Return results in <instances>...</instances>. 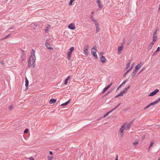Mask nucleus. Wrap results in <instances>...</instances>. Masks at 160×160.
<instances>
[{"label": "nucleus", "instance_id": "obj_1", "mask_svg": "<svg viewBox=\"0 0 160 160\" xmlns=\"http://www.w3.org/2000/svg\"><path fill=\"white\" fill-rule=\"evenodd\" d=\"M35 53V50L34 49H32L30 52L31 55L29 56L28 61V64L29 67L31 66L32 68H34L35 67V62L36 60Z\"/></svg>", "mask_w": 160, "mask_h": 160}, {"label": "nucleus", "instance_id": "obj_2", "mask_svg": "<svg viewBox=\"0 0 160 160\" xmlns=\"http://www.w3.org/2000/svg\"><path fill=\"white\" fill-rule=\"evenodd\" d=\"M126 125V123H124L122 124L119 129V133L120 134L121 136L122 137L123 136V132L124 130H126L125 126Z\"/></svg>", "mask_w": 160, "mask_h": 160}, {"label": "nucleus", "instance_id": "obj_3", "mask_svg": "<svg viewBox=\"0 0 160 160\" xmlns=\"http://www.w3.org/2000/svg\"><path fill=\"white\" fill-rule=\"evenodd\" d=\"M74 49V47H72L69 49L67 53V58L69 60L71 59V54Z\"/></svg>", "mask_w": 160, "mask_h": 160}, {"label": "nucleus", "instance_id": "obj_4", "mask_svg": "<svg viewBox=\"0 0 160 160\" xmlns=\"http://www.w3.org/2000/svg\"><path fill=\"white\" fill-rule=\"evenodd\" d=\"M96 48L97 47L95 46L91 50V53L96 59H97L98 58V56L96 53L97 52Z\"/></svg>", "mask_w": 160, "mask_h": 160}, {"label": "nucleus", "instance_id": "obj_5", "mask_svg": "<svg viewBox=\"0 0 160 160\" xmlns=\"http://www.w3.org/2000/svg\"><path fill=\"white\" fill-rule=\"evenodd\" d=\"M50 39H47L46 40V42L45 43V45L48 49H50L51 50H53V48L50 46V45L49 44V42H50Z\"/></svg>", "mask_w": 160, "mask_h": 160}, {"label": "nucleus", "instance_id": "obj_6", "mask_svg": "<svg viewBox=\"0 0 160 160\" xmlns=\"http://www.w3.org/2000/svg\"><path fill=\"white\" fill-rule=\"evenodd\" d=\"M88 48L89 46L88 45L85 46L83 48L84 53L86 56H87L88 54Z\"/></svg>", "mask_w": 160, "mask_h": 160}, {"label": "nucleus", "instance_id": "obj_7", "mask_svg": "<svg viewBox=\"0 0 160 160\" xmlns=\"http://www.w3.org/2000/svg\"><path fill=\"white\" fill-rule=\"evenodd\" d=\"M159 91L158 89H156L151 92L148 95V97L153 96L156 94Z\"/></svg>", "mask_w": 160, "mask_h": 160}, {"label": "nucleus", "instance_id": "obj_8", "mask_svg": "<svg viewBox=\"0 0 160 160\" xmlns=\"http://www.w3.org/2000/svg\"><path fill=\"white\" fill-rule=\"evenodd\" d=\"M157 39V32H155L152 36V42L155 43Z\"/></svg>", "mask_w": 160, "mask_h": 160}, {"label": "nucleus", "instance_id": "obj_9", "mask_svg": "<svg viewBox=\"0 0 160 160\" xmlns=\"http://www.w3.org/2000/svg\"><path fill=\"white\" fill-rule=\"evenodd\" d=\"M142 64L143 63L142 62H140L139 63L137 66H136L134 69L138 71V69L141 68L142 66Z\"/></svg>", "mask_w": 160, "mask_h": 160}, {"label": "nucleus", "instance_id": "obj_10", "mask_svg": "<svg viewBox=\"0 0 160 160\" xmlns=\"http://www.w3.org/2000/svg\"><path fill=\"white\" fill-rule=\"evenodd\" d=\"M126 92H125V91L124 90H123L121 91L119 94L116 96L115 97V98H118L119 97H122L123 96V94L125 93H126Z\"/></svg>", "mask_w": 160, "mask_h": 160}, {"label": "nucleus", "instance_id": "obj_11", "mask_svg": "<svg viewBox=\"0 0 160 160\" xmlns=\"http://www.w3.org/2000/svg\"><path fill=\"white\" fill-rule=\"evenodd\" d=\"M123 46H119L118 47V54H120L121 53V51L123 49Z\"/></svg>", "mask_w": 160, "mask_h": 160}, {"label": "nucleus", "instance_id": "obj_12", "mask_svg": "<svg viewBox=\"0 0 160 160\" xmlns=\"http://www.w3.org/2000/svg\"><path fill=\"white\" fill-rule=\"evenodd\" d=\"M132 121L130 122L129 123L127 124L126 123V125L125 128L126 130H129L130 129V127L132 126Z\"/></svg>", "mask_w": 160, "mask_h": 160}, {"label": "nucleus", "instance_id": "obj_13", "mask_svg": "<svg viewBox=\"0 0 160 160\" xmlns=\"http://www.w3.org/2000/svg\"><path fill=\"white\" fill-rule=\"evenodd\" d=\"M68 28L72 30H74L75 28L74 23H71L70 24L68 25Z\"/></svg>", "mask_w": 160, "mask_h": 160}, {"label": "nucleus", "instance_id": "obj_14", "mask_svg": "<svg viewBox=\"0 0 160 160\" xmlns=\"http://www.w3.org/2000/svg\"><path fill=\"white\" fill-rule=\"evenodd\" d=\"M112 83H111L109 85H108L107 87L104 88L103 89V90L102 92V93H104V92H105L107 90H108L109 88L110 87L111 85H112Z\"/></svg>", "mask_w": 160, "mask_h": 160}, {"label": "nucleus", "instance_id": "obj_15", "mask_svg": "<svg viewBox=\"0 0 160 160\" xmlns=\"http://www.w3.org/2000/svg\"><path fill=\"white\" fill-rule=\"evenodd\" d=\"M92 20L95 22L96 27L97 30H98V28H99L98 26L99 24L98 23L97 21L96 20H95L93 18L92 19Z\"/></svg>", "mask_w": 160, "mask_h": 160}, {"label": "nucleus", "instance_id": "obj_16", "mask_svg": "<svg viewBox=\"0 0 160 160\" xmlns=\"http://www.w3.org/2000/svg\"><path fill=\"white\" fill-rule=\"evenodd\" d=\"M101 61L103 63H105L106 62V59L103 56H102L100 58Z\"/></svg>", "mask_w": 160, "mask_h": 160}, {"label": "nucleus", "instance_id": "obj_17", "mask_svg": "<svg viewBox=\"0 0 160 160\" xmlns=\"http://www.w3.org/2000/svg\"><path fill=\"white\" fill-rule=\"evenodd\" d=\"M31 27L32 28L31 29H36V28L37 27V25H36L35 23H32L31 24Z\"/></svg>", "mask_w": 160, "mask_h": 160}, {"label": "nucleus", "instance_id": "obj_18", "mask_svg": "<svg viewBox=\"0 0 160 160\" xmlns=\"http://www.w3.org/2000/svg\"><path fill=\"white\" fill-rule=\"evenodd\" d=\"M101 2V0H97V3L98 4L99 8H102V6Z\"/></svg>", "mask_w": 160, "mask_h": 160}, {"label": "nucleus", "instance_id": "obj_19", "mask_svg": "<svg viewBox=\"0 0 160 160\" xmlns=\"http://www.w3.org/2000/svg\"><path fill=\"white\" fill-rule=\"evenodd\" d=\"M154 44V43L151 42L150 44H149L148 47V50H150L151 49L153 44Z\"/></svg>", "mask_w": 160, "mask_h": 160}, {"label": "nucleus", "instance_id": "obj_20", "mask_svg": "<svg viewBox=\"0 0 160 160\" xmlns=\"http://www.w3.org/2000/svg\"><path fill=\"white\" fill-rule=\"evenodd\" d=\"M70 76H68L66 79L64 81V84L65 85H67L68 84V81L70 79Z\"/></svg>", "mask_w": 160, "mask_h": 160}, {"label": "nucleus", "instance_id": "obj_21", "mask_svg": "<svg viewBox=\"0 0 160 160\" xmlns=\"http://www.w3.org/2000/svg\"><path fill=\"white\" fill-rule=\"evenodd\" d=\"M56 101V99H51L50 100L49 103L50 104H52L53 103H55Z\"/></svg>", "mask_w": 160, "mask_h": 160}, {"label": "nucleus", "instance_id": "obj_22", "mask_svg": "<svg viewBox=\"0 0 160 160\" xmlns=\"http://www.w3.org/2000/svg\"><path fill=\"white\" fill-rule=\"evenodd\" d=\"M131 60H130V61L128 62L126 65V69H128L130 66V65L131 64Z\"/></svg>", "mask_w": 160, "mask_h": 160}, {"label": "nucleus", "instance_id": "obj_23", "mask_svg": "<svg viewBox=\"0 0 160 160\" xmlns=\"http://www.w3.org/2000/svg\"><path fill=\"white\" fill-rule=\"evenodd\" d=\"M28 83H29V81L28 80V79H27V78H26L25 85L26 87V89H28L27 87L28 85Z\"/></svg>", "mask_w": 160, "mask_h": 160}, {"label": "nucleus", "instance_id": "obj_24", "mask_svg": "<svg viewBox=\"0 0 160 160\" xmlns=\"http://www.w3.org/2000/svg\"><path fill=\"white\" fill-rule=\"evenodd\" d=\"M138 140H135L133 142V145L134 147H136L138 145Z\"/></svg>", "mask_w": 160, "mask_h": 160}, {"label": "nucleus", "instance_id": "obj_25", "mask_svg": "<svg viewBox=\"0 0 160 160\" xmlns=\"http://www.w3.org/2000/svg\"><path fill=\"white\" fill-rule=\"evenodd\" d=\"M113 111V110H111L110 111L104 114L103 117L105 118L107 116H108L109 113L112 112Z\"/></svg>", "mask_w": 160, "mask_h": 160}, {"label": "nucleus", "instance_id": "obj_26", "mask_svg": "<svg viewBox=\"0 0 160 160\" xmlns=\"http://www.w3.org/2000/svg\"><path fill=\"white\" fill-rule=\"evenodd\" d=\"M70 102V100H68L67 102H65V103H63L61 105V106H64L67 105Z\"/></svg>", "mask_w": 160, "mask_h": 160}, {"label": "nucleus", "instance_id": "obj_27", "mask_svg": "<svg viewBox=\"0 0 160 160\" xmlns=\"http://www.w3.org/2000/svg\"><path fill=\"white\" fill-rule=\"evenodd\" d=\"M132 69V68H130L128 70L126 71V72L124 73V74L123 75V76L125 77V76H126V75L131 71Z\"/></svg>", "mask_w": 160, "mask_h": 160}, {"label": "nucleus", "instance_id": "obj_28", "mask_svg": "<svg viewBox=\"0 0 160 160\" xmlns=\"http://www.w3.org/2000/svg\"><path fill=\"white\" fill-rule=\"evenodd\" d=\"M154 143V141L152 140L151 141V142L150 144V145H149V148H150L152 146Z\"/></svg>", "mask_w": 160, "mask_h": 160}, {"label": "nucleus", "instance_id": "obj_29", "mask_svg": "<svg viewBox=\"0 0 160 160\" xmlns=\"http://www.w3.org/2000/svg\"><path fill=\"white\" fill-rule=\"evenodd\" d=\"M48 160H52L54 158L53 156H47Z\"/></svg>", "mask_w": 160, "mask_h": 160}, {"label": "nucleus", "instance_id": "obj_30", "mask_svg": "<svg viewBox=\"0 0 160 160\" xmlns=\"http://www.w3.org/2000/svg\"><path fill=\"white\" fill-rule=\"evenodd\" d=\"M137 71L135 69H134L133 72L132 74V75L133 77H134L135 75H136V73L137 72Z\"/></svg>", "mask_w": 160, "mask_h": 160}, {"label": "nucleus", "instance_id": "obj_31", "mask_svg": "<svg viewBox=\"0 0 160 160\" xmlns=\"http://www.w3.org/2000/svg\"><path fill=\"white\" fill-rule=\"evenodd\" d=\"M157 103H158L156 100V101L150 103V105H151V106H153V105H154L155 104H156Z\"/></svg>", "mask_w": 160, "mask_h": 160}, {"label": "nucleus", "instance_id": "obj_32", "mask_svg": "<svg viewBox=\"0 0 160 160\" xmlns=\"http://www.w3.org/2000/svg\"><path fill=\"white\" fill-rule=\"evenodd\" d=\"M51 27V26L50 25H47L46 26V28L45 30H48V29H50Z\"/></svg>", "mask_w": 160, "mask_h": 160}, {"label": "nucleus", "instance_id": "obj_33", "mask_svg": "<svg viewBox=\"0 0 160 160\" xmlns=\"http://www.w3.org/2000/svg\"><path fill=\"white\" fill-rule=\"evenodd\" d=\"M75 0H70L69 2L68 3V5L69 6H71L72 5V2L75 1Z\"/></svg>", "mask_w": 160, "mask_h": 160}, {"label": "nucleus", "instance_id": "obj_34", "mask_svg": "<svg viewBox=\"0 0 160 160\" xmlns=\"http://www.w3.org/2000/svg\"><path fill=\"white\" fill-rule=\"evenodd\" d=\"M130 86H128V87L126 88L125 89V90H124V91H125V92H126L128 90V89L129 88H130Z\"/></svg>", "mask_w": 160, "mask_h": 160}, {"label": "nucleus", "instance_id": "obj_35", "mask_svg": "<svg viewBox=\"0 0 160 160\" xmlns=\"http://www.w3.org/2000/svg\"><path fill=\"white\" fill-rule=\"evenodd\" d=\"M121 103H119L118 105H117V106H116V107H115V108L113 109H112V110H113V111L114 110H115L116 108H117L120 105Z\"/></svg>", "mask_w": 160, "mask_h": 160}, {"label": "nucleus", "instance_id": "obj_36", "mask_svg": "<svg viewBox=\"0 0 160 160\" xmlns=\"http://www.w3.org/2000/svg\"><path fill=\"white\" fill-rule=\"evenodd\" d=\"M28 129H26L24 131V133H27L28 132Z\"/></svg>", "mask_w": 160, "mask_h": 160}, {"label": "nucleus", "instance_id": "obj_37", "mask_svg": "<svg viewBox=\"0 0 160 160\" xmlns=\"http://www.w3.org/2000/svg\"><path fill=\"white\" fill-rule=\"evenodd\" d=\"M13 108V106L12 105L9 106V108L10 110L12 109Z\"/></svg>", "mask_w": 160, "mask_h": 160}, {"label": "nucleus", "instance_id": "obj_38", "mask_svg": "<svg viewBox=\"0 0 160 160\" xmlns=\"http://www.w3.org/2000/svg\"><path fill=\"white\" fill-rule=\"evenodd\" d=\"M160 48L159 47H158L156 50V51L155 52H159L160 51Z\"/></svg>", "mask_w": 160, "mask_h": 160}, {"label": "nucleus", "instance_id": "obj_39", "mask_svg": "<svg viewBox=\"0 0 160 160\" xmlns=\"http://www.w3.org/2000/svg\"><path fill=\"white\" fill-rule=\"evenodd\" d=\"M151 106V105H150V104H149L148 105L147 107H146L144 108V110H145L146 109H147V108H148L149 107H150Z\"/></svg>", "mask_w": 160, "mask_h": 160}, {"label": "nucleus", "instance_id": "obj_40", "mask_svg": "<svg viewBox=\"0 0 160 160\" xmlns=\"http://www.w3.org/2000/svg\"><path fill=\"white\" fill-rule=\"evenodd\" d=\"M156 101L158 102V103H159L160 102V97L158 98L157 100H156Z\"/></svg>", "mask_w": 160, "mask_h": 160}, {"label": "nucleus", "instance_id": "obj_41", "mask_svg": "<svg viewBox=\"0 0 160 160\" xmlns=\"http://www.w3.org/2000/svg\"><path fill=\"white\" fill-rule=\"evenodd\" d=\"M29 160H34V158L32 157L29 158Z\"/></svg>", "mask_w": 160, "mask_h": 160}, {"label": "nucleus", "instance_id": "obj_42", "mask_svg": "<svg viewBox=\"0 0 160 160\" xmlns=\"http://www.w3.org/2000/svg\"><path fill=\"white\" fill-rule=\"evenodd\" d=\"M112 91V90H110L109 91H108L106 93V95H108V94L109 93H110Z\"/></svg>", "mask_w": 160, "mask_h": 160}, {"label": "nucleus", "instance_id": "obj_43", "mask_svg": "<svg viewBox=\"0 0 160 160\" xmlns=\"http://www.w3.org/2000/svg\"><path fill=\"white\" fill-rule=\"evenodd\" d=\"M126 81H124L121 84H122V85L126 83Z\"/></svg>", "mask_w": 160, "mask_h": 160}, {"label": "nucleus", "instance_id": "obj_44", "mask_svg": "<svg viewBox=\"0 0 160 160\" xmlns=\"http://www.w3.org/2000/svg\"><path fill=\"white\" fill-rule=\"evenodd\" d=\"M160 11V3L158 9V12H159Z\"/></svg>", "mask_w": 160, "mask_h": 160}, {"label": "nucleus", "instance_id": "obj_45", "mask_svg": "<svg viewBox=\"0 0 160 160\" xmlns=\"http://www.w3.org/2000/svg\"><path fill=\"white\" fill-rule=\"evenodd\" d=\"M49 152L50 154L51 155L53 154L52 152L51 151H49Z\"/></svg>", "mask_w": 160, "mask_h": 160}, {"label": "nucleus", "instance_id": "obj_46", "mask_svg": "<svg viewBox=\"0 0 160 160\" xmlns=\"http://www.w3.org/2000/svg\"><path fill=\"white\" fill-rule=\"evenodd\" d=\"M144 70L143 69H142L141 71L139 72L138 74H140L141 72H142Z\"/></svg>", "mask_w": 160, "mask_h": 160}, {"label": "nucleus", "instance_id": "obj_47", "mask_svg": "<svg viewBox=\"0 0 160 160\" xmlns=\"http://www.w3.org/2000/svg\"><path fill=\"white\" fill-rule=\"evenodd\" d=\"M93 15H91V19H92L93 18Z\"/></svg>", "mask_w": 160, "mask_h": 160}, {"label": "nucleus", "instance_id": "obj_48", "mask_svg": "<svg viewBox=\"0 0 160 160\" xmlns=\"http://www.w3.org/2000/svg\"><path fill=\"white\" fill-rule=\"evenodd\" d=\"M134 63H132V65L131 67V68H133V65H134Z\"/></svg>", "mask_w": 160, "mask_h": 160}, {"label": "nucleus", "instance_id": "obj_49", "mask_svg": "<svg viewBox=\"0 0 160 160\" xmlns=\"http://www.w3.org/2000/svg\"><path fill=\"white\" fill-rule=\"evenodd\" d=\"M115 160H118V155H117L116 158Z\"/></svg>", "mask_w": 160, "mask_h": 160}, {"label": "nucleus", "instance_id": "obj_50", "mask_svg": "<svg viewBox=\"0 0 160 160\" xmlns=\"http://www.w3.org/2000/svg\"><path fill=\"white\" fill-rule=\"evenodd\" d=\"M94 11H92L91 13V14H92V15H93V14H94Z\"/></svg>", "mask_w": 160, "mask_h": 160}, {"label": "nucleus", "instance_id": "obj_51", "mask_svg": "<svg viewBox=\"0 0 160 160\" xmlns=\"http://www.w3.org/2000/svg\"><path fill=\"white\" fill-rule=\"evenodd\" d=\"M14 29V27H12L9 29Z\"/></svg>", "mask_w": 160, "mask_h": 160}, {"label": "nucleus", "instance_id": "obj_52", "mask_svg": "<svg viewBox=\"0 0 160 160\" xmlns=\"http://www.w3.org/2000/svg\"><path fill=\"white\" fill-rule=\"evenodd\" d=\"M122 84H121L117 88V90L121 86Z\"/></svg>", "mask_w": 160, "mask_h": 160}, {"label": "nucleus", "instance_id": "obj_53", "mask_svg": "<svg viewBox=\"0 0 160 160\" xmlns=\"http://www.w3.org/2000/svg\"><path fill=\"white\" fill-rule=\"evenodd\" d=\"M9 35H10V34H8V35H7V36L5 38H8V37L9 36Z\"/></svg>", "mask_w": 160, "mask_h": 160}, {"label": "nucleus", "instance_id": "obj_54", "mask_svg": "<svg viewBox=\"0 0 160 160\" xmlns=\"http://www.w3.org/2000/svg\"><path fill=\"white\" fill-rule=\"evenodd\" d=\"M158 160H160V158H159L158 159Z\"/></svg>", "mask_w": 160, "mask_h": 160}]
</instances>
